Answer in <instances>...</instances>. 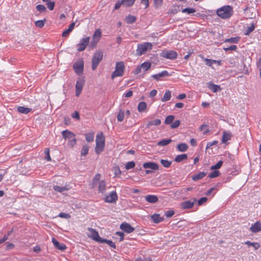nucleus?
Segmentation results:
<instances>
[{
  "mask_svg": "<svg viewBox=\"0 0 261 261\" xmlns=\"http://www.w3.org/2000/svg\"><path fill=\"white\" fill-rule=\"evenodd\" d=\"M177 149L179 151L185 152L188 149V146L186 143H182L177 145Z\"/></svg>",
  "mask_w": 261,
  "mask_h": 261,
  "instance_id": "bb28decb",
  "label": "nucleus"
},
{
  "mask_svg": "<svg viewBox=\"0 0 261 261\" xmlns=\"http://www.w3.org/2000/svg\"><path fill=\"white\" fill-rule=\"evenodd\" d=\"M163 2V0H153L154 7L155 8H159L162 5Z\"/></svg>",
  "mask_w": 261,
  "mask_h": 261,
  "instance_id": "6e6d98bb",
  "label": "nucleus"
},
{
  "mask_svg": "<svg viewBox=\"0 0 261 261\" xmlns=\"http://www.w3.org/2000/svg\"><path fill=\"white\" fill-rule=\"evenodd\" d=\"M199 57L205 62V64L207 66L213 68V67L212 66V64H213L212 62L213 60L204 58L202 54H199Z\"/></svg>",
  "mask_w": 261,
  "mask_h": 261,
  "instance_id": "2f4dec72",
  "label": "nucleus"
},
{
  "mask_svg": "<svg viewBox=\"0 0 261 261\" xmlns=\"http://www.w3.org/2000/svg\"><path fill=\"white\" fill-rule=\"evenodd\" d=\"M233 12L231 6L225 5L217 9V14L222 19H227L232 15Z\"/></svg>",
  "mask_w": 261,
  "mask_h": 261,
  "instance_id": "f257e3e1",
  "label": "nucleus"
},
{
  "mask_svg": "<svg viewBox=\"0 0 261 261\" xmlns=\"http://www.w3.org/2000/svg\"><path fill=\"white\" fill-rule=\"evenodd\" d=\"M95 141V152L96 154H99L103 151L105 146V137L102 132L96 135Z\"/></svg>",
  "mask_w": 261,
  "mask_h": 261,
  "instance_id": "f03ea898",
  "label": "nucleus"
},
{
  "mask_svg": "<svg viewBox=\"0 0 261 261\" xmlns=\"http://www.w3.org/2000/svg\"><path fill=\"white\" fill-rule=\"evenodd\" d=\"M124 117V112L120 110L117 115V120L119 122H121L123 120Z\"/></svg>",
  "mask_w": 261,
  "mask_h": 261,
  "instance_id": "a18cd8bd",
  "label": "nucleus"
},
{
  "mask_svg": "<svg viewBox=\"0 0 261 261\" xmlns=\"http://www.w3.org/2000/svg\"><path fill=\"white\" fill-rule=\"evenodd\" d=\"M161 56L170 60H174L177 58V53L174 50H163L161 53Z\"/></svg>",
  "mask_w": 261,
  "mask_h": 261,
  "instance_id": "423d86ee",
  "label": "nucleus"
},
{
  "mask_svg": "<svg viewBox=\"0 0 261 261\" xmlns=\"http://www.w3.org/2000/svg\"><path fill=\"white\" fill-rule=\"evenodd\" d=\"M44 154H45V159L47 161H51V158L49 155V149L48 148H46L44 150Z\"/></svg>",
  "mask_w": 261,
  "mask_h": 261,
  "instance_id": "864d4df0",
  "label": "nucleus"
},
{
  "mask_svg": "<svg viewBox=\"0 0 261 261\" xmlns=\"http://www.w3.org/2000/svg\"><path fill=\"white\" fill-rule=\"evenodd\" d=\"M162 165L165 168L169 167L171 165V161H168L167 160L162 159L160 161Z\"/></svg>",
  "mask_w": 261,
  "mask_h": 261,
  "instance_id": "c03bdc74",
  "label": "nucleus"
},
{
  "mask_svg": "<svg viewBox=\"0 0 261 261\" xmlns=\"http://www.w3.org/2000/svg\"><path fill=\"white\" fill-rule=\"evenodd\" d=\"M89 148V147L87 145H84L81 150V155L84 156L86 155L88 153Z\"/></svg>",
  "mask_w": 261,
  "mask_h": 261,
  "instance_id": "49530a36",
  "label": "nucleus"
},
{
  "mask_svg": "<svg viewBox=\"0 0 261 261\" xmlns=\"http://www.w3.org/2000/svg\"><path fill=\"white\" fill-rule=\"evenodd\" d=\"M169 75L168 72L167 70H164L158 74H153L151 76L156 81H159L160 78L168 76Z\"/></svg>",
  "mask_w": 261,
  "mask_h": 261,
  "instance_id": "a211bd4d",
  "label": "nucleus"
},
{
  "mask_svg": "<svg viewBox=\"0 0 261 261\" xmlns=\"http://www.w3.org/2000/svg\"><path fill=\"white\" fill-rule=\"evenodd\" d=\"M151 64L149 62H145L143 63L141 65L140 67H141L142 70H143L144 71H145L149 69L150 68Z\"/></svg>",
  "mask_w": 261,
  "mask_h": 261,
  "instance_id": "a19ab883",
  "label": "nucleus"
},
{
  "mask_svg": "<svg viewBox=\"0 0 261 261\" xmlns=\"http://www.w3.org/2000/svg\"><path fill=\"white\" fill-rule=\"evenodd\" d=\"M118 200V195L116 191H112L109 195H106L104 201L107 203H114Z\"/></svg>",
  "mask_w": 261,
  "mask_h": 261,
  "instance_id": "9d476101",
  "label": "nucleus"
},
{
  "mask_svg": "<svg viewBox=\"0 0 261 261\" xmlns=\"http://www.w3.org/2000/svg\"><path fill=\"white\" fill-rule=\"evenodd\" d=\"M73 68L76 74L79 75L82 73L84 69L83 60H80L74 63L73 65Z\"/></svg>",
  "mask_w": 261,
  "mask_h": 261,
  "instance_id": "1a4fd4ad",
  "label": "nucleus"
},
{
  "mask_svg": "<svg viewBox=\"0 0 261 261\" xmlns=\"http://www.w3.org/2000/svg\"><path fill=\"white\" fill-rule=\"evenodd\" d=\"M172 142V140L170 139H163L158 143V145L161 146H164L167 145Z\"/></svg>",
  "mask_w": 261,
  "mask_h": 261,
  "instance_id": "e433bc0d",
  "label": "nucleus"
},
{
  "mask_svg": "<svg viewBox=\"0 0 261 261\" xmlns=\"http://www.w3.org/2000/svg\"><path fill=\"white\" fill-rule=\"evenodd\" d=\"M85 84V80L83 78H79L75 85V95L79 97L81 94Z\"/></svg>",
  "mask_w": 261,
  "mask_h": 261,
  "instance_id": "6e6552de",
  "label": "nucleus"
},
{
  "mask_svg": "<svg viewBox=\"0 0 261 261\" xmlns=\"http://www.w3.org/2000/svg\"><path fill=\"white\" fill-rule=\"evenodd\" d=\"M100 177H101L100 174H96L93 179V183L96 185L97 184L98 182L100 181Z\"/></svg>",
  "mask_w": 261,
  "mask_h": 261,
  "instance_id": "680f3d73",
  "label": "nucleus"
},
{
  "mask_svg": "<svg viewBox=\"0 0 261 261\" xmlns=\"http://www.w3.org/2000/svg\"><path fill=\"white\" fill-rule=\"evenodd\" d=\"M135 1V0H122L123 5L126 7L132 6L134 4Z\"/></svg>",
  "mask_w": 261,
  "mask_h": 261,
  "instance_id": "de8ad7c7",
  "label": "nucleus"
},
{
  "mask_svg": "<svg viewBox=\"0 0 261 261\" xmlns=\"http://www.w3.org/2000/svg\"><path fill=\"white\" fill-rule=\"evenodd\" d=\"M74 26H75V22H72L71 23H70L68 28L63 31V33H62V37H67L69 35V33L73 30Z\"/></svg>",
  "mask_w": 261,
  "mask_h": 261,
  "instance_id": "4be33fe9",
  "label": "nucleus"
},
{
  "mask_svg": "<svg viewBox=\"0 0 261 261\" xmlns=\"http://www.w3.org/2000/svg\"><path fill=\"white\" fill-rule=\"evenodd\" d=\"M231 135L229 132H224L222 138V142L223 143H225L227 141L231 139Z\"/></svg>",
  "mask_w": 261,
  "mask_h": 261,
  "instance_id": "c85d7f7f",
  "label": "nucleus"
},
{
  "mask_svg": "<svg viewBox=\"0 0 261 261\" xmlns=\"http://www.w3.org/2000/svg\"><path fill=\"white\" fill-rule=\"evenodd\" d=\"M257 66L259 68V75L261 79V58L259 59L258 61L257 62Z\"/></svg>",
  "mask_w": 261,
  "mask_h": 261,
  "instance_id": "774afa93",
  "label": "nucleus"
},
{
  "mask_svg": "<svg viewBox=\"0 0 261 261\" xmlns=\"http://www.w3.org/2000/svg\"><path fill=\"white\" fill-rule=\"evenodd\" d=\"M208 88L214 93L221 90V88L219 86L215 85L212 82L208 84Z\"/></svg>",
  "mask_w": 261,
  "mask_h": 261,
  "instance_id": "5701e85b",
  "label": "nucleus"
},
{
  "mask_svg": "<svg viewBox=\"0 0 261 261\" xmlns=\"http://www.w3.org/2000/svg\"><path fill=\"white\" fill-rule=\"evenodd\" d=\"M223 164V161H219L216 165L212 166L211 167L210 169L211 170H216L220 168Z\"/></svg>",
  "mask_w": 261,
  "mask_h": 261,
  "instance_id": "09e8293b",
  "label": "nucleus"
},
{
  "mask_svg": "<svg viewBox=\"0 0 261 261\" xmlns=\"http://www.w3.org/2000/svg\"><path fill=\"white\" fill-rule=\"evenodd\" d=\"M121 229L127 233H131L133 232L135 228L132 227L129 223L124 222L122 223L120 226Z\"/></svg>",
  "mask_w": 261,
  "mask_h": 261,
  "instance_id": "ddd939ff",
  "label": "nucleus"
},
{
  "mask_svg": "<svg viewBox=\"0 0 261 261\" xmlns=\"http://www.w3.org/2000/svg\"><path fill=\"white\" fill-rule=\"evenodd\" d=\"M220 174V172L218 170H215L209 174L208 177L210 178H213L219 176Z\"/></svg>",
  "mask_w": 261,
  "mask_h": 261,
  "instance_id": "3c124183",
  "label": "nucleus"
},
{
  "mask_svg": "<svg viewBox=\"0 0 261 261\" xmlns=\"http://www.w3.org/2000/svg\"><path fill=\"white\" fill-rule=\"evenodd\" d=\"M196 201V199H194L193 201L187 200L181 203V206L183 209H189L192 208L194 203Z\"/></svg>",
  "mask_w": 261,
  "mask_h": 261,
  "instance_id": "4468645a",
  "label": "nucleus"
},
{
  "mask_svg": "<svg viewBox=\"0 0 261 261\" xmlns=\"http://www.w3.org/2000/svg\"><path fill=\"white\" fill-rule=\"evenodd\" d=\"M135 166V163L133 161H130L127 162L125 165V169L126 170H129L133 168Z\"/></svg>",
  "mask_w": 261,
  "mask_h": 261,
  "instance_id": "5fc2aeb1",
  "label": "nucleus"
},
{
  "mask_svg": "<svg viewBox=\"0 0 261 261\" xmlns=\"http://www.w3.org/2000/svg\"><path fill=\"white\" fill-rule=\"evenodd\" d=\"M45 20H39L35 22V25L39 28H42L44 25Z\"/></svg>",
  "mask_w": 261,
  "mask_h": 261,
  "instance_id": "8fccbe9b",
  "label": "nucleus"
},
{
  "mask_svg": "<svg viewBox=\"0 0 261 261\" xmlns=\"http://www.w3.org/2000/svg\"><path fill=\"white\" fill-rule=\"evenodd\" d=\"M17 111L20 113L27 114L30 113L32 109L29 108H26L23 106H19L17 107Z\"/></svg>",
  "mask_w": 261,
  "mask_h": 261,
  "instance_id": "a878e982",
  "label": "nucleus"
},
{
  "mask_svg": "<svg viewBox=\"0 0 261 261\" xmlns=\"http://www.w3.org/2000/svg\"><path fill=\"white\" fill-rule=\"evenodd\" d=\"M250 230L253 233H256L261 231V222L257 221L252 224L250 228Z\"/></svg>",
  "mask_w": 261,
  "mask_h": 261,
  "instance_id": "f3484780",
  "label": "nucleus"
},
{
  "mask_svg": "<svg viewBox=\"0 0 261 261\" xmlns=\"http://www.w3.org/2000/svg\"><path fill=\"white\" fill-rule=\"evenodd\" d=\"M206 175V173L204 172H200L199 173L195 174L192 176V179L196 181L203 178Z\"/></svg>",
  "mask_w": 261,
  "mask_h": 261,
  "instance_id": "473e14b6",
  "label": "nucleus"
},
{
  "mask_svg": "<svg viewBox=\"0 0 261 261\" xmlns=\"http://www.w3.org/2000/svg\"><path fill=\"white\" fill-rule=\"evenodd\" d=\"M89 233L88 234V237L90 238L92 240L100 243L102 240V238H100L99 236L98 232L93 228H88Z\"/></svg>",
  "mask_w": 261,
  "mask_h": 261,
  "instance_id": "0eeeda50",
  "label": "nucleus"
},
{
  "mask_svg": "<svg viewBox=\"0 0 261 261\" xmlns=\"http://www.w3.org/2000/svg\"><path fill=\"white\" fill-rule=\"evenodd\" d=\"M174 214V212L173 210H169L166 212L165 215L167 217H171Z\"/></svg>",
  "mask_w": 261,
  "mask_h": 261,
  "instance_id": "338daca9",
  "label": "nucleus"
},
{
  "mask_svg": "<svg viewBox=\"0 0 261 261\" xmlns=\"http://www.w3.org/2000/svg\"><path fill=\"white\" fill-rule=\"evenodd\" d=\"M124 69L125 66L123 62H117L115 70L112 73L111 78L114 79L116 77L122 76L123 75Z\"/></svg>",
  "mask_w": 261,
  "mask_h": 261,
  "instance_id": "7ed1b4c3",
  "label": "nucleus"
},
{
  "mask_svg": "<svg viewBox=\"0 0 261 261\" xmlns=\"http://www.w3.org/2000/svg\"><path fill=\"white\" fill-rule=\"evenodd\" d=\"M171 97V91L169 90L166 91L163 97L161 99L162 102H165L169 100Z\"/></svg>",
  "mask_w": 261,
  "mask_h": 261,
  "instance_id": "cd10ccee",
  "label": "nucleus"
},
{
  "mask_svg": "<svg viewBox=\"0 0 261 261\" xmlns=\"http://www.w3.org/2000/svg\"><path fill=\"white\" fill-rule=\"evenodd\" d=\"M59 217L62 218H65L66 219H70L71 216L69 214L65 213H60L59 215Z\"/></svg>",
  "mask_w": 261,
  "mask_h": 261,
  "instance_id": "052dcab7",
  "label": "nucleus"
},
{
  "mask_svg": "<svg viewBox=\"0 0 261 261\" xmlns=\"http://www.w3.org/2000/svg\"><path fill=\"white\" fill-rule=\"evenodd\" d=\"M101 35V32L100 29H97L94 32L93 35V39L95 40L97 39V41L96 42H94L93 43V46H95V45L96 44L97 42L99 40L100 36ZM93 43V41L91 42V44Z\"/></svg>",
  "mask_w": 261,
  "mask_h": 261,
  "instance_id": "b1692460",
  "label": "nucleus"
},
{
  "mask_svg": "<svg viewBox=\"0 0 261 261\" xmlns=\"http://www.w3.org/2000/svg\"><path fill=\"white\" fill-rule=\"evenodd\" d=\"M161 123V121L159 119H156L152 121H149L146 124V127L150 128L151 126H158Z\"/></svg>",
  "mask_w": 261,
  "mask_h": 261,
  "instance_id": "393cba45",
  "label": "nucleus"
},
{
  "mask_svg": "<svg viewBox=\"0 0 261 261\" xmlns=\"http://www.w3.org/2000/svg\"><path fill=\"white\" fill-rule=\"evenodd\" d=\"M102 58L103 53L101 51L98 50L94 53L92 59V69L93 70L96 69Z\"/></svg>",
  "mask_w": 261,
  "mask_h": 261,
  "instance_id": "39448f33",
  "label": "nucleus"
},
{
  "mask_svg": "<svg viewBox=\"0 0 261 261\" xmlns=\"http://www.w3.org/2000/svg\"><path fill=\"white\" fill-rule=\"evenodd\" d=\"M90 39V37H87L85 38H83L81 40L80 42L77 45V50L79 51H82L86 48V46L89 42Z\"/></svg>",
  "mask_w": 261,
  "mask_h": 261,
  "instance_id": "9b49d317",
  "label": "nucleus"
},
{
  "mask_svg": "<svg viewBox=\"0 0 261 261\" xmlns=\"http://www.w3.org/2000/svg\"><path fill=\"white\" fill-rule=\"evenodd\" d=\"M52 242L55 247L60 250L64 251L66 249V246L64 244L60 243L54 238L52 239Z\"/></svg>",
  "mask_w": 261,
  "mask_h": 261,
  "instance_id": "dca6fc26",
  "label": "nucleus"
},
{
  "mask_svg": "<svg viewBox=\"0 0 261 261\" xmlns=\"http://www.w3.org/2000/svg\"><path fill=\"white\" fill-rule=\"evenodd\" d=\"M180 124V121L178 120H175L171 124V127L172 128H176L179 126Z\"/></svg>",
  "mask_w": 261,
  "mask_h": 261,
  "instance_id": "0e129e2a",
  "label": "nucleus"
},
{
  "mask_svg": "<svg viewBox=\"0 0 261 261\" xmlns=\"http://www.w3.org/2000/svg\"><path fill=\"white\" fill-rule=\"evenodd\" d=\"M182 12L190 14L196 12V9L193 8H186L182 9Z\"/></svg>",
  "mask_w": 261,
  "mask_h": 261,
  "instance_id": "37998d69",
  "label": "nucleus"
},
{
  "mask_svg": "<svg viewBox=\"0 0 261 261\" xmlns=\"http://www.w3.org/2000/svg\"><path fill=\"white\" fill-rule=\"evenodd\" d=\"M36 9L40 12H44L46 11V8L42 5H38L36 6Z\"/></svg>",
  "mask_w": 261,
  "mask_h": 261,
  "instance_id": "13d9d810",
  "label": "nucleus"
},
{
  "mask_svg": "<svg viewBox=\"0 0 261 261\" xmlns=\"http://www.w3.org/2000/svg\"><path fill=\"white\" fill-rule=\"evenodd\" d=\"M94 133L93 132L85 134L86 140L87 142H92L94 140Z\"/></svg>",
  "mask_w": 261,
  "mask_h": 261,
  "instance_id": "58836bf2",
  "label": "nucleus"
},
{
  "mask_svg": "<svg viewBox=\"0 0 261 261\" xmlns=\"http://www.w3.org/2000/svg\"><path fill=\"white\" fill-rule=\"evenodd\" d=\"M69 140L68 145L71 147H73L74 145L76 144V140L75 138V137H73Z\"/></svg>",
  "mask_w": 261,
  "mask_h": 261,
  "instance_id": "bf43d9fd",
  "label": "nucleus"
},
{
  "mask_svg": "<svg viewBox=\"0 0 261 261\" xmlns=\"http://www.w3.org/2000/svg\"><path fill=\"white\" fill-rule=\"evenodd\" d=\"M53 189L56 192L61 193L63 191H67V190H69L70 188H69V187H66V186L61 187V186H54L53 187Z\"/></svg>",
  "mask_w": 261,
  "mask_h": 261,
  "instance_id": "72a5a7b5",
  "label": "nucleus"
},
{
  "mask_svg": "<svg viewBox=\"0 0 261 261\" xmlns=\"http://www.w3.org/2000/svg\"><path fill=\"white\" fill-rule=\"evenodd\" d=\"M125 20L126 23H127L128 24H131L135 22L136 18L134 16L129 15L126 17Z\"/></svg>",
  "mask_w": 261,
  "mask_h": 261,
  "instance_id": "4c0bfd02",
  "label": "nucleus"
},
{
  "mask_svg": "<svg viewBox=\"0 0 261 261\" xmlns=\"http://www.w3.org/2000/svg\"><path fill=\"white\" fill-rule=\"evenodd\" d=\"M207 198L206 197H202L198 200V201H197L198 204L199 205H201L203 203H205L207 201Z\"/></svg>",
  "mask_w": 261,
  "mask_h": 261,
  "instance_id": "e2e57ef3",
  "label": "nucleus"
},
{
  "mask_svg": "<svg viewBox=\"0 0 261 261\" xmlns=\"http://www.w3.org/2000/svg\"><path fill=\"white\" fill-rule=\"evenodd\" d=\"M223 49L225 51H227L228 50H236L237 49V46L235 45H232L229 47H224Z\"/></svg>",
  "mask_w": 261,
  "mask_h": 261,
  "instance_id": "4d7b16f0",
  "label": "nucleus"
},
{
  "mask_svg": "<svg viewBox=\"0 0 261 261\" xmlns=\"http://www.w3.org/2000/svg\"><path fill=\"white\" fill-rule=\"evenodd\" d=\"M174 119V117L173 115H169L168 116L165 120V123L166 124H169L171 123V122L173 121Z\"/></svg>",
  "mask_w": 261,
  "mask_h": 261,
  "instance_id": "603ef678",
  "label": "nucleus"
},
{
  "mask_svg": "<svg viewBox=\"0 0 261 261\" xmlns=\"http://www.w3.org/2000/svg\"><path fill=\"white\" fill-rule=\"evenodd\" d=\"M97 186L98 191L99 193L101 194L105 193L107 187L106 182L105 180H102L98 182L97 184L96 185Z\"/></svg>",
  "mask_w": 261,
  "mask_h": 261,
  "instance_id": "f8f14e48",
  "label": "nucleus"
},
{
  "mask_svg": "<svg viewBox=\"0 0 261 261\" xmlns=\"http://www.w3.org/2000/svg\"><path fill=\"white\" fill-rule=\"evenodd\" d=\"M254 29L255 25L254 23H251L250 26L247 27L244 34L245 35H249Z\"/></svg>",
  "mask_w": 261,
  "mask_h": 261,
  "instance_id": "ea45409f",
  "label": "nucleus"
},
{
  "mask_svg": "<svg viewBox=\"0 0 261 261\" xmlns=\"http://www.w3.org/2000/svg\"><path fill=\"white\" fill-rule=\"evenodd\" d=\"M145 198L147 202L151 203H154L156 202L159 200L158 197L156 196L153 195H146L145 197Z\"/></svg>",
  "mask_w": 261,
  "mask_h": 261,
  "instance_id": "aec40b11",
  "label": "nucleus"
},
{
  "mask_svg": "<svg viewBox=\"0 0 261 261\" xmlns=\"http://www.w3.org/2000/svg\"><path fill=\"white\" fill-rule=\"evenodd\" d=\"M136 261H152L150 257H139L136 258Z\"/></svg>",
  "mask_w": 261,
  "mask_h": 261,
  "instance_id": "69168bd1",
  "label": "nucleus"
},
{
  "mask_svg": "<svg viewBox=\"0 0 261 261\" xmlns=\"http://www.w3.org/2000/svg\"><path fill=\"white\" fill-rule=\"evenodd\" d=\"M188 159V155L187 154H181L177 155L174 159L175 162L179 163L182 161L186 160Z\"/></svg>",
  "mask_w": 261,
  "mask_h": 261,
  "instance_id": "c756f323",
  "label": "nucleus"
},
{
  "mask_svg": "<svg viewBox=\"0 0 261 261\" xmlns=\"http://www.w3.org/2000/svg\"><path fill=\"white\" fill-rule=\"evenodd\" d=\"M152 47V45L150 42H144L142 44H138L136 50V55L140 56L144 54L146 51L151 50Z\"/></svg>",
  "mask_w": 261,
  "mask_h": 261,
  "instance_id": "20e7f679",
  "label": "nucleus"
},
{
  "mask_svg": "<svg viewBox=\"0 0 261 261\" xmlns=\"http://www.w3.org/2000/svg\"><path fill=\"white\" fill-rule=\"evenodd\" d=\"M240 37H231L228 39H226L224 42H229L232 43H237L239 41Z\"/></svg>",
  "mask_w": 261,
  "mask_h": 261,
  "instance_id": "79ce46f5",
  "label": "nucleus"
},
{
  "mask_svg": "<svg viewBox=\"0 0 261 261\" xmlns=\"http://www.w3.org/2000/svg\"><path fill=\"white\" fill-rule=\"evenodd\" d=\"M101 243H106L108 245H109L111 247L115 249L116 248V245L111 240H108L105 239H102L101 242H100Z\"/></svg>",
  "mask_w": 261,
  "mask_h": 261,
  "instance_id": "c9c22d12",
  "label": "nucleus"
},
{
  "mask_svg": "<svg viewBox=\"0 0 261 261\" xmlns=\"http://www.w3.org/2000/svg\"><path fill=\"white\" fill-rule=\"evenodd\" d=\"M143 167L145 169H150L153 170H158L159 169V165L156 163L153 162L144 163L143 164Z\"/></svg>",
  "mask_w": 261,
  "mask_h": 261,
  "instance_id": "2eb2a0df",
  "label": "nucleus"
},
{
  "mask_svg": "<svg viewBox=\"0 0 261 261\" xmlns=\"http://www.w3.org/2000/svg\"><path fill=\"white\" fill-rule=\"evenodd\" d=\"M63 138L65 140H70L73 137H75L74 134L69 130L66 129L62 132Z\"/></svg>",
  "mask_w": 261,
  "mask_h": 261,
  "instance_id": "6ab92c4d",
  "label": "nucleus"
},
{
  "mask_svg": "<svg viewBox=\"0 0 261 261\" xmlns=\"http://www.w3.org/2000/svg\"><path fill=\"white\" fill-rule=\"evenodd\" d=\"M151 220L155 223H159L162 222L164 219L163 217H161L159 214H155L150 217Z\"/></svg>",
  "mask_w": 261,
  "mask_h": 261,
  "instance_id": "412c9836",
  "label": "nucleus"
},
{
  "mask_svg": "<svg viewBox=\"0 0 261 261\" xmlns=\"http://www.w3.org/2000/svg\"><path fill=\"white\" fill-rule=\"evenodd\" d=\"M244 244L248 245V247H253L255 250H257L260 247L259 244L257 242H251L249 241H247L245 242Z\"/></svg>",
  "mask_w": 261,
  "mask_h": 261,
  "instance_id": "f704fd0d",
  "label": "nucleus"
},
{
  "mask_svg": "<svg viewBox=\"0 0 261 261\" xmlns=\"http://www.w3.org/2000/svg\"><path fill=\"white\" fill-rule=\"evenodd\" d=\"M146 108H147L146 103L144 101H141L139 103V104L138 105L137 109H138V111L140 113H142V112L145 111V110L146 109Z\"/></svg>",
  "mask_w": 261,
  "mask_h": 261,
  "instance_id": "7c9ffc66",
  "label": "nucleus"
}]
</instances>
